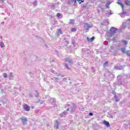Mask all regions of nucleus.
<instances>
[{
    "label": "nucleus",
    "instance_id": "nucleus-10",
    "mask_svg": "<svg viewBox=\"0 0 130 130\" xmlns=\"http://www.w3.org/2000/svg\"><path fill=\"white\" fill-rule=\"evenodd\" d=\"M115 69H116V70H122V69H123V67L122 66L120 67H115Z\"/></svg>",
    "mask_w": 130,
    "mask_h": 130
},
{
    "label": "nucleus",
    "instance_id": "nucleus-1",
    "mask_svg": "<svg viewBox=\"0 0 130 130\" xmlns=\"http://www.w3.org/2000/svg\"><path fill=\"white\" fill-rule=\"evenodd\" d=\"M23 107L25 111H29L30 110V107L27 104L23 105Z\"/></svg>",
    "mask_w": 130,
    "mask_h": 130
},
{
    "label": "nucleus",
    "instance_id": "nucleus-18",
    "mask_svg": "<svg viewBox=\"0 0 130 130\" xmlns=\"http://www.w3.org/2000/svg\"><path fill=\"white\" fill-rule=\"evenodd\" d=\"M88 26L87 24H85V26H84V28L85 29H86V30H88L89 28H87V26Z\"/></svg>",
    "mask_w": 130,
    "mask_h": 130
},
{
    "label": "nucleus",
    "instance_id": "nucleus-15",
    "mask_svg": "<svg viewBox=\"0 0 130 130\" xmlns=\"http://www.w3.org/2000/svg\"><path fill=\"white\" fill-rule=\"evenodd\" d=\"M0 46H1L2 48H3V47H5V44H4V43H1Z\"/></svg>",
    "mask_w": 130,
    "mask_h": 130
},
{
    "label": "nucleus",
    "instance_id": "nucleus-31",
    "mask_svg": "<svg viewBox=\"0 0 130 130\" xmlns=\"http://www.w3.org/2000/svg\"><path fill=\"white\" fill-rule=\"evenodd\" d=\"M67 111H70V108H68V109H67Z\"/></svg>",
    "mask_w": 130,
    "mask_h": 130
},
{
    "label": "nucleus",
    "instance_id": "nucleus-6",
    "mask_svg": "<svg viewBox=\"0 0 130 130\" xmlns=\"http://www.w3.org/2000/svg\"><path fill=\"white\" fill-rule=\"evenodd\" d=\"M87 39L89 42H92L93 40L95 39V38L94 37H92L91 38H89V37H87Z\"/></svg>",
    "mask_w": 130,
    "mask_h": 130
},
{
    "label": "nucleus",
    "instance_id": "nucleus-22",
    "mask_svg": "<svg viewBox=\"0 0 130 130\" xmlns=\"http://www.w3.org/2000/svg\"><path fill=\"white\" fill-rule=\"evenodd\" d=\"M122 42L125 44H127V42L125 40H123Z\"/></svg>",
    "mask_w": 130,
    "mask_h": 130
},
{
    "label": "nucleus",
    "instance_id": "nucleus-26",
    "mask_svg": "<svg viewBox=\"0 0 130 130\" xmlns=\"http://www.w3.org/2000/svg\"><path fill=\"white\" fill-rule=\"evenodd\" d=\"M112 94H113V95H116V92H115V91H112Z\"/></svg>",
    "mask_w": 130,
    "mask_h": 130
},
{
    "label": "nucleus",
    "instance_id": "nucleus-33",
    "mask_svg": "<svg viewBox=\"0 0 130 130\" xmlns=\"http://www.w3.org/2000/svg\"><path fill=\"white\" fill-rule=\"evenodd\" d=\"M5 0H1V2H2V3H4V1Z\"/></svg>",
    "mask_w": 130,
    "mask_h": 130
},
{
    "label": "nucleus",
    "instance_id": "nucleus-5",
    "mask_svg": "<svg viewBox=\"0 0 130 130\" xmlns=\"http://www.w3.org/2000/svg\"><path fill=\"white\" fill-rule=\"evenodd\" d=\"M21 121L22 122V124H25V122H27L28 120L27 119V118H21Z\"/></svg>",
    "mask_w": 130,
    "mask_h": 130
},
{
    "label": "nucleus",
    "instance_id": "nucleus-12",
    "mask_svg": "<svg viewBox=\"0 0 130 130\" xmlns=\"http://www.w3.org/2000/svg\"><path fill=\"white\" fill-rule=\"evenodd\" d=\"M107 64H108V62L106 61L104 63V67L106 68L107 67Z\"/></svg>",
    "mask_w": 130,
    "mask_h": 130
},
{
    "label": "nucleus",
    "instance_id": "nucleus-14",
    "mask_svg": "<svg viewBox=\"0 0 130 130\" xmlns=\"http://www.w3.org/2000/svg\"><path fill=\"white\" fill-rule=\"evenodd\" d=\"M50 72L51 73H52V74H55V71H54V70L51 69H50Z\"/></svg>",
    "mask_w": 130,
    "mask_h": 130
},
{
    "label": "nucleus",
    "instance_id": "nucleus-30",
    "mask_svg": "<svg viewBox=\"0 0 130 130\" xmlns=\"http://www.w3.org/2000/svg\"><path fill=\"white\" fill-rule=\"evenodd\" d=\"M121 17L123 18V17H124V14H121Z\"/></svg>",
    "mask_w": 130,
    "mask_h": 130
},
{
    "label": "nucleus",
    "instance_id": "nucleus-16",
    "mask_svg": "<svg viewBox=\"0 0 130 130\" xmlns=\"http://www.w3.org/2000/svg\"><path fill=\"white\" fill-rule=\"evenodd\" d=\"M117 4H118V5H120L121 7H122V9H123V4H122L119 2H117Z\"/></svg>",
    "mask_w": 130,
    "mask_h": 130
},
{
    "label": "nucleus",
    "instance_id": "nucleus-17",
    "mask_svg": "<svg viewBox=\"0 0 130 130\" xmlns=\"http://www.w3.org/2000/svg\"><path fill=\"white\" fill-rule=\"evenodd\" d=\"M74 23H75V20L73 19L70 20V24H74Z\"/></svg>",
    "mask_w": 130,
    "mask_h": 130
},
{
    "label": "nucleus",
    "instance_id": "nucleus-36",
    "mask_svg": "<svg viewBox=\"0 0 130 130\" xmlns=\"http://www.w3.org/2000/svg\"><path fill=\"white\" fill-rule=\"evenodd\" d=\"M118 2H119L120 0H118Z\"/></svg>",
    "mask_w": 130,
    "mask_h": 130
},
{
    "label": "nucleus",
    "instance_id": "nucleus-7",
    "mask_svg": "<svg viewBox=\"0 0 130 130\" xmlns=\"http://www.w3.org/2000/svg\"><path fill=\"white\" fill-rule=\"evenodd\" d=\"M9 77L10 79H13L14 78V73L11 72L9 73Z\"/></svg>",
    "mask_w": 130,
    "mask_h": 130
},
{
    "label": "nucleus",
    "instance_id": "nucleus-20",
    "mask_svg": "<svg viewBox=\"0 0 130 130\" xmlns=\"http://www.w3.org/2000/svg\"><path fill=\"white\" fill-rule=\"evenodd\" d=\"M37 4H38V2L37 1H34V5L35 6H37Z\"/></svg>",
    "mask_w": 130,
    "mask_h": 130
},
{
    "label": "nucleus",
    "instance_id": "nucleus-35",
    "mask_svg": "<svg viewBox=\"0 0 130 130\" xmlns=\"http://www.w3.org/2000/svg\"><path fill=\"white\" fill-rule=\"evenodd\" d=\"M68 61H69V62H72V61H71V60H69Z\"/></svg>",
    "mask_w": 130,
    "mask_h": 130
},
{
    "label": "nucleus",
    "instance_id": "nucleus-27",
    "mask_svg": "<svg viewBox=\"0 0 130 130\" xmlns=\"http://www.w3.org/2000/svg\"><path fill=\"white\" fill-rule=\"evenodd\" d=\"M60 74L56 73V77H59Z\"/></svg>",
    "mask_w": 130,
    "mask_h": 130
},
{
    "label": "nucleus",
    "instance_id": "nucleus-24",
    "mask_svg": "<svg viewBox=\"0 0 130 130\" xmlns=\"http://www.w3.org/2000/svg\"><path fill=\"white\" fill-rule=\"evenodd\" d=\"M64 67H65V68H66V69H69V66H68V64H66L64 65Z\"/></svg>",
    "mask_w": 130,
    "mask_h": 130
},
{
    "label": "nucleus",
    "instance_id": "nucleus-3",
    "mask_svg": "<svg viewBox=\"0 0 130 130\" xmlns=\"http://www.w3.org/2000/svg\"><path fill=\"white\" fill-rule=\"evenodd\" d=\"M111 33L112 34H114V33L116 32V31H117V28L115 27H112L110 28Z\"/></svg>",
    "mask_w": 130,
    "mask_h": 130
},
{
    "label": "nucleus",
    "instance_id": "nucleus-23",
    "mask_svg": "<svg viewBox=\"0 0 130 130\" xmlns=\"http://www.w3.org/2000/svg\"><path fill=\"white\" fill-rule=\"evenodd\" d=\"M57 17H58V18H59V17H60V14L57 13Z\"/></svg>",
    "mask_w": 130,
    "mask_h": 130
},
{
    "label": "nucleus",
    "instance_id": "nucleus-4",
    "mask_svg": "<svg viewBox=\"0 0 130 130\" xmlns=\"http://www.w3.org/2000/svg\"><path fill=\"white\" fill-rule=\"evenodd\" d=\"M104 124H105L106 125L107 127H109L110 126V124H109V122L104 120L103 122Z\"/></svg>",
    "mask_w": 130,
    "mask_h": 130
},
{
    "label": "nucleus",
    "instance_id": "nucleus-34",
    "mask_svg": "<svg viewBox=\"0 0 130 130\" xmlns=\"http://www.w3.org/2000/svg\"><path fill=\"white\" fill-rule=\"evenodd\" d=\"M31 108H32V109H33L35 108V107H31Z\"/></svg>",
    "mask_w": 130,
    "mask_h": 130
},
{
    "label": "nucleus",
    "instance_id": "nucleus-19",
    "mask_svg": "<svg viewBox=\"0 0 130 130\" xmlns=\"http://www.w3.org/2000/svg\"><path fill=\"white\" fill-rule=\"evenodd\" d=\"M77 1L79 4H82V3H84V1H82V0H77Z\"/></svg>",
    "mask_w": 130,
    "mask_h": 130
},
{
    "label": "nucleus",
    "instance_id": "nucleus-25",
    "mask_svg": "<svg viewBox=\"0 0 130 130\" xmlns=\"http://www.w3.org/2000/svg\"><path fill=\"white\" fill-rule=\"evenodd\" d=\"M89 115L90 116H93V113H89Z\"/></svg>",
    "mask_w": 130,
    "mask_h": 130
},
{
    "label": "nucleus",
    "instance_id": "nucleus-9",
    "mask_svg": "<svg viewBox=\"0 0 130 130\" xmlns=\"http://www.w3.org/2000/svg\"><path fill=\"white\" fill-rule=\"evenodd\" d=\"M110 4H111V3L108 1V3H107L106 4V8H107L108 9V8H109V5H110Z\"/></svg>",
    "mask_w": 130,
    "mask_h": 130
},
{
    "label": "nucleus",
    "instance_id": "nucleus-8",
    "mask_svg": "<svg viewBox=\"0 0 130 130\" xmlns=\"http://www.w3.org/2000/svg\"><path fill=\"white\" fill-rule=\"evenodd\" d=\"M3 77L5 78V79H7L8 78V74L6 73H3Z\"/></svg>",
    "mask_w": 130,
    "mask_h": 130
},
{
    "label": "nucleus",
    "instance_id": "nucleus-13",
    "mask_svg": "<svg viewBox=\"0 0 130 130\" xmlns=\"http://www.w3.org/2000/svg\"><path fill=\"white\" fill-rule=\"evenodd\" d=\"M71 31L72 32H76V31H77V28H76L75 27L73 28H72Z\"/></svg>",
    "mask_w": 130,
    "mask_h": 130
},
{
    "label": "nucleus",
    "instance_id": "nucleus-29",
    "mask_svg": "<svg viewBox=\"0 0 130 130\" xmlns=\"http://www.w3.org/2000/svg\"><path fill=\"white\" fill-rule=\"evenodd\" d=\"M115 101H116V102H118V101H119V100L115 98Z\"/></svg>",
    "mask_w": 130,
    "mask_h": 130
},
{
    "label": "nucleus",
    "instance_id": "nucleus-21",
    "mask_svg": "<svg viewBox=\"0 0 130 130\" xmlns=\"http://www.w3.org/2000/svg\"><path fill=\"white\" fill-rule=\"evenodd\" d=\"M58 33H60V34H62V32L61 31V30H60V29H59L58 30Z\"/></svg>",
    "mask_w": 130,
    "mask_h": 130
},
{
    "label": "nucleus",
    "instance_id": "nucleus-28",
    "mask_svg": "<svg viewBox=\"0 0 130 130\" xmlns=\"http://www.w3.org/2000/svg\"><path fill=\"white\" fill-rule=\"evenodd\" d=\"M53 81H57V78H54V79H52Z\"/></svg>",
    "mask_w": 130,
    "mask_h": 130
},
{
    "label": "nucleus",
    "instance_id": "nucleus-32",
    "mask_svg": "<svg viewBox=\"0 0 130 130\" xmlns=\"http://www.w3.org/2000/svg\"><path fill=\"white\" fill-rule=\"evenodd\" d=\"M63 81H67V78H64Z\"/></svg>",
    "mask_w": 130,
    "mask_h": 130
},
{
    "label": "nucleus",
    "instance_id": "nucleus-2",
    "mask_svg": "<svg viewBox=\"0 0 130 130\" xmlns=\"http://www.w3.org/2000/svg\"><path fill=\"white\" fill-rule=\"evenodd\" d=\"M55 122L56 124L54 125V127L55 129H58L59 128V122L57 120H55Z\"/></svg>",
    "mask_w": 130,
    "mask_h": 130
},
{
    "label": "nucleus",
    "instance_id": "nucleus-11",
    "mask_svg": "<svg viewBox=\"0 0 130 130\" xmlns=\"http://www.w3.org/2000/svg\"><path fill=\"white\" fill-rule=\"evenodd\" d=\"M121 50L123 53H125V48H122Z\"/></svg>",
    "mask_w": 130,
    "mask_h": 130
}]
</instances>
